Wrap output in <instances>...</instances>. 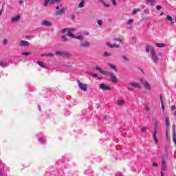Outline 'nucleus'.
I'll return each instance as SVG.
<instances>
[{
	"label": "nucleus",
	"mask_w": 176,
	"mask_h": 176,
	"mask_svg": "<svg viewBox=\"0 0 176 176\" xmlns=\"http://www.w3.org/2000/svg\"><path fill=\"white\" fill-rule=\"evenodd\" d=\"M102 3L104 5V8H109V5L106 4L104 1H102Z\"/></svg>",
	"instance_id": "39"
},
{
	"label": "nucleus",
	"mask_w": 176,
	"mask_h": 176,
	"mask_svg": "<svg viewBox=\"0 0 176 176\" xmlns=\"http://www.w3.org/2000/svg\"><path fill=\"white\" fill-rule=\"evenodd\" d=\"M62 40L63 42H67V41H68V38H67L65 36H63Z\"/></svg>",
	"instance_id": "35"
},
{
	"label": "nucleus",
	"mask_w": 176,
	"mask_h": 176,
	"mask_svg": "<svg viewBox=\"0 0 176 176\" xmlns=\"http://www.w3.org/2000/svg\"><path fill=\"white\" fill-rule=\"evenodd\" d=\"M113 5H114V6H116V0H111Z\"/></svg>",
	"instance_id": "41"
},
{
	"label": "nucleus",
	"mask_w": 176,
	"mask_h": 176,
	"mask_svg": "<svg viewBox=\"0 0 176 176\" xmlns=\"http://www.w3.org/2000/svg\"><path fill=\"white\" fill-rule=\"evenodd\" d=\"M146 12H147L146 10H144V13H146Z\"/></svg>",
	"instance_id": "58"
},
{
	"label": "nucleus",
	"mask_w": 176,
	"mask_h": 176,
	"mask_svg": "<svg viewBox=\"0 0 176 176\" xmlns=\"http://www.w3.org/2000/svg\"><path fill=\"white\" fill-rule=\"evenodd\" d=\"M174 109H175V105L171 106L170 110H171V111H174Z\"/></svg>",
	"instance_id": "47"
},
{
	"label": "nucleus",
	"mask_w": 176,
	"mask_h": 176,
	"mask_svg": "<svg viewBox=\"0 0 176 176\" xmlns=\"http://www.w3.org/2000/svg\"><path fill=\"white\" fill-rule=\"evenodd\" d=\"M163 14H164V12L160 13V16H163Z\"/></svg>",
	"instance_id": "53"
},
{
	"label": "nucleus",
	"mask_w": 176,
	"mask_h": 176,
	"mask_svg": "<svg viewBox=\"0 0 176 176\" xmlns=\"http://www.w3.org/2000/svg\"><path fill=\"white\" fill-rule=\"evenodd\" d=\"M99 87L101 90H111V87L105 85V84H100Z\"/></svg>",
	"instance_id": "13"
},
{
	"label": "nucleus",
	"mask_w": 176,
	"mask_h": 176,
	"mask_svg": "<svg viewBox=\"0 0 176 176\" xmlns=\"http://www.w3.org/2000/svg\"><path fill=\"white\" fill-rule=\"evenodd\" d=\"M159 126V122L155 121V125H154V130H157V126Z\"/></svg>",
	"instance_id": "29"
},
{
	"label": "nucleus",
	"mask_w": 176,
	"mask_h": 176,
	"mask_svg": "<svg viewBox=\"0 0 176 176\" xmlns=\"http://www.w3.org/2000/svg\"><path fill=\"white\" fill-rule=\"evenodd\" d=\"M31 53L30 52H23L21 53V55L22 56H30Z\"/></svg>",
	"instance_id": "32"
},
{
	"label": "nucleus",
	"mask_w": 176,
	"mask_h": 176,
	"mask_svg": "<svg viewBox=\"0 0 176 176\" xmlns=\"http://www.w3.org/2000/svg\"><path fill=\"white\" fill-rule=\"evenodd\" d=\"M41 25H44V27H52L53 25V23H52V22L49 21L44 20L42 21Z\"/></svg>",
	"instance_id": "10"
},
{
	"label": "nucleus",
	"mask_w": 176,
	"mask_h": 176,
	"mask_svg": "<svg viewBox=\"0 0 176 176\" xmlns=\"http://www.w3.org/2000/svg\"><path fill=\"white\" fill-rule=\"evenodd\" d=\"M67 113H68V114H67V113H65V116H69V115H70V113H71V112L67 111Z\"/></svg>",
	"instance_id": "49"
},
{
	"label": "nucleus",
	"mask_w": 176,
	"mask_h": 176,
	"mask_svg": "<svg viewBox=\"0 0 176 176\" xmlns=\"http://www.w3.org/2000/svg\"><path fill=\"white\" fill-rule=\"evenodd\" d=\"M38 111H41V106L38 105Z\"/></svg>",
	"instance_id": "51"
},
{
	"label": "nucleus",
	"mask_w": 176,
	"mask_h": 176,
	"mask_svg": "<svg viewBox=\"0 0 176 176\" xmlns=\"http://www.w3.org/2000/svg\"><path fill=\"white\" fill-rule=\"evenodd\" d=\"M129 85L136 89H141V85L137 82H129Z\"/></svg>",
	"instance_id": "14"
},
{
	"label": "nucleus",
	"mask_w": 176,
	"mask_h": 176,
	"mask_svg": "<svg viewBox=\"0 0 176 176\" xmlns=\"http://www.w3.org/2000/svg\"><path fill=\"white\" fill-rule=\"evenodd\" d=\"M134 23V20H133V19H129V21H128V22H127V24L129 25H131V24H133Z\"/></svg>",
	"instance_id": "33"
},
{
	"label": "nucleus",
	"mask_w": 176,
	"mask_h": 176,
	"mask_svg": "<svg viewBox=\"0 0 176 176\" xmlns=\"http://www.w3.org/2000/svg\"><path fill=\"white\" fill-rule=\"evenodd\" d=\"M162 167L163 168H166V160L164 159V157H162Z\"/></svg>",
	"instance_id": "22"
},
{
	"label": "nucleus",
	"mask_w": 176,
	"mask_h": 176,
	"mask_svg": "<svg viewBox=\"0 0 176 176\" xmlns=\"http://www.w3.org/2000/svg\"><path fill=\"white\" fill-rule=\"evenodd\" d=\"M146 130H148V129L146 126H142L141 127V131L142 133H145L146 132Z\"/></svg>",
	"instance_id": "30"
},
{
	"label": "nucleus",
	"mask_w": 176,
	"mask_h": 176,
	"mask_svg": "<svg viewBox=\"0 0 176 176\" xmlns=\"http://www.w3.org/2000/svg\"><path fill=\"white\" fill-rule=\"evenodd\" d=\"M129 90H131V91H133V89L131 88H128Z\"/></svg>",
	"instance_id": "56"
},
{
	"label": "nucleus",
	"mask_w": 176,
	"mask_h": 176,
	"mask_svg": "<svg viewBox=\"0 0 176 176\" xmlns=\"http://www.w3.org/2000/svg\"><path fill=\"white\" fill-rule=\"evenodd\" d=\"M160 99L161 103L163 102V96L162 95H160Z\"/></svg>",
	"instance_id": "46"
},
{
	"label": "nucleus",
	"mask_w": 176,
	"mask_h": 176,
	"mask_svg": "<svg viewBox=\"0 0 176 176\" xmlns=\"http://www.w3.org/2000/svg\"><path fill=\"white\" fill-rule=\"evenodd\" d=\"M140 11H141V9L140 8L134 9L132 12L133 16H135V14H137V13H138V12H140Z\"/></svg>",
	"instance_id": "21"
},
{
	"label": "nucleus",
	"mask_w": 176,
	"mask_h": 176,
	"mask_svg": "<svg viewBox=\"0 0 176 176\" xmlns=\"http://www.w3.org/2000/svg\"><path fill=\"white\" fill-rule=\"evenodd\" d=\"M155 8L157 9V10H160L162 9V6H157Z\"/></svg>",
	"instance_id": "43"
},
{
	"label": "nucleus",
	"mask_w": 176,
	"mask_h": 176,
	"mask_svg": "<svg viewBox=\"0 0 176 176\" xmlns=\"http://www.w3.org/2000/svg\"><path fill=\"white\" fill-rule=\"evenodd\" d=\"M55 54L62 56V57H64L65 58H69V57H71V54H68L65 52H56Z\"/></svg>",
	"instance_id": "6"
},
{
	"label": "nucleus",
	"mask_w": 176,
	"mask_h": 176,
	"mask_svg": "<svg viewBox=\"0 0 176 176\" xmlns=\"http://www.w3.org/2000/svg\"><path fill=\"white\" fill-rule=\"evenodd\" d=\"M56 2H60V0H44V6H47L49 3L53 5L54 3H56Z\"/></svg>",
	"instance_id": "8"
},
{
	"label": "nucleus",
	"mask_w": 176,
	"mask_h": 176,
	"mask_svg": "<svg viewBox=\"0 0 176 176\" xmlns=\"http://www.w3.org/2000/svg\"><path fill=\"white\" fill-rule=\"evenodd\" d=\"M155 46H157V47H164L166 46V44H164V43H156Z\"/></svg>",
	"instance_id": "26"
},
{
	"label": "nucleus",
	"mask_w": 176,
	"mask_h": 176,
	"mask_svg": "<svg viewBox=\"0 0 176 176\" xmlns=\"http://www.w3.org/2000/svg\"><path fill=\"white\" fill-rule=\"evenodd\" d=\"M56 10H60V6H57L56 7Z\"/></svg>",
	"instance_id": "48"
},
{
	"label": "nucleus",
	"mask_w": 176,
	"mask_h": 176,
	"mask_svg": "<svg viewBox=\"0 0 176 176\" xmlns=\"http://www.w3.org/2000/svg\"><path fill=\"white\" fill-rule=\"evenodd\" d=\"M123 100H118L117 104L118 105H123Z\"/></svg>",
	"instance_id": "37"
},
{
	"label": "nucleus",
	"mask_w": 176,
	"mask_h": 176,
	"mask_svg": "<svg viewBox=\"0 0 176 176\" xmlns=\"http://www.w3.org/2000/svg\"><path fill=\"white\" fill-rule=\"evenodd\" d=\"M3 43L4 45H8V40L4 39V40L3 41Z\"/></svg>",
	"instance_id": "44"
},
{
	"label": "nucleus",
	"mask_w": 176,
	"mask_h": 176,
	"mask_svg": "<svg viewBox=\"0 0 176 176\" xmlns=\"http://www.w3.org/2000/svg\"><path fill=\"white\" fill-rule=\"evenodd\" d=\"M77 83L80 90H82V91H87V86H88L87 84H85L80 82V80H77Z\"/></svg>",
	"instance_id": "5"
},
{
	"label": "nucleus",
	"mask_w": 176,
	"mask_h": 176,
	"mask_svg": "<svg viewBox=\"0 0 176 176\" xmlns=\"http://www.w3.org/2000/svg\"><path fill=\"white\" fill-rule=\"evenodd\" d=\"M97 23H98V24L99 25H102V21H101V20H98Z\"/></svg>",
	"instance_id": "40"
},
{
	"label": "nucleus",
	"mask_w": 176,
	"mask_h": 176,
	"mask_svg": "<svg viewBox=\"0 0 176 176\" xmlns=\"http://www.w3.org/2000/svg\"><path fill=\"white\" fill-rule=\"evenodd\" d=\"M135 42H136L135 38L133 37L132 38V42H131L132 45H134V43H135Z\"/></svg>",
	"instance_id": "38"
},
{
	"label": "nucleus",
	"mask_w": 176,
	"mask_h": 176,
	"mask_svg": "<svg viewBox=\"0 0 176 176\" xmlns=\"http://www.w3.org/2000/svg\"><path fill=\"white\" fill-rule=\"evenodd\" d=\"M109 66L110 67V68L111 69H113L114 71H116V66H115V65H113L112 64H110V63H109Z\"/></svg>",
	"instance_id": "28"
},
{
	"label": "nucleus",
	"mask_w": 176,
	"mask_h": 176,
	"mask_svg": "<svg viewBox=\"0 0 176 176\" xmlns=\"http://www.w3.org/2000/svg\"><path fill=\"white\" fill-rule=\"evenodd\" d=\"M80 47H90V43L87 41L82 42L80 43Z\"/></svg>",
	"instance_id": "12"
},
{
	"label": "nucleus",
	"mask_w": 176,
	"mask_h": 176,
	"mask_svg": "<svg viewBox=\"0 0 176 176\" xmlns=\"http://www.w3.org/2000/svg\"><path fill=\"white\" fill-rule=\"evenodd\" d=\"M9 65L7 62L0 60V66L2 67V68H6V67H8Z\"/></svg>",
	"instance_id": "16"
},
{
	"label": "nucleus",
	"mask_w": 176,
	"mask_h": 176,
	"mask_svg": "<svg viewBox=\"0 0 176 176\" xmlns=\"http://www.w3.org/2000/svg\"><path fill=\"white\" fill-rule=\"evenodd\" d=\"M38 141L41 143H43L45 142V141H46V139L45 138V137H41L38 138Z\"/></svg>",
	"instance_id": "25"
},
{
	"label": "nucleus",
	"mask_w": 176,
	"mask_h": 176,
	"mask_svg": "<svg viewBox=\"0 0 176 176\" xmlns=\"http://www.w3.org/2000/svg\"><path fill=\"white\" fill-rule=\"evenodd\" d=\"M122 58H123V60H125V61H129V58H127V57H126V56H122Z\"/></svg>",
	"instance_id": "42"
},
{
	"label": "nucleus",
	"mask_w": 176,
	"mask_h": 176,
	"mask_svg": "<svg viewBox=\"0 0 176 176\" xmlns=\"http://www.w3.org/2000/svg\"><path fill=\"white\" fill-rule=\"evenodd\" d=\"M19 4H20V5H22V4H23V1H19Z\"/></svg>",
	"instance_id": "55"
},
{
	"label": "nucleus",
	"mask_w": 176,
	"mask_h": 176,
	"mask_svg": "<svg viewBox=\"0 0 176 176\" xmlns=\"http://www.w3.org/2000/svg\"><path fill=\"white\" fill-rule=\"evenodd\" d=\"M146 2L150 3L151 6H154L155 3H156V0H146Z\"/></svg>",
	"instance_id": "19"
},
{
	"label": "nucleus",
	"mask_w": 176,
	"mask_h": 176,
	"mask_svg": "<svg viewBox=\"0 0 176 176\" xmlns=\"http://www.w3.org/2000/svg\"><path fill=\"white\" fill-rule=\"evenodd\" d=\"M78 8H85V0H81L78 4Z\"/></svg>",
	"instance_id": "24"
},
{
	"label": "nucleus",
	"mask_w": 176,
	"mask_h": 176,
	"mask_svg": "<svg viewBox=\"0 0 176 176\" xmlns=\"http://www.w3.org/2000/svg\"><path fill=\"white\" fill-rule=\"evenodd\" d=\"M161 109H162V112H164V102L161 103Z\"/></svg>",
	"instance_id": "36"
},
{
	"label": "nucleus",
	"mask_w": 176,
	"mask_h": 176,
	"mask_svg": "<svg viewBox=\"0 0 176 176\" xmlns=\"http://www.w3.org/2000/svg\"><path fill=\"white\" fill-rule=\"evenodd\" d=\"M113 41L116 42H119V44H116V43L111 44V43L108 42L107 43V45L109 47H111V48L116 47V49H118L120 46V45H123V41L120 38H114Z\"/></svg>",
	"instance_id": "4"
},
{
	"label": "nucleus",
	"mask_w": 176,
	"mask_h": 176,
	"mask_svg": "<svg viewBox=\"0 0 176 176\" xmlns=\"http://www.w3.org/2000/svg\"><path fill=\"white\" fill-rule=\"evenodd\" d=\"M65 13V8H61L55 12V16H61Z\"/></svg>",
	"instance_id": "9"
},
{
	"label": "nucleus",
	"mask_w": 176,
	"mask_h": 176,
	"mask_svg": "<svg viewBox=\"0 0 176 176\" xmlns=\"http://www.w3.org/2000/svg\"><path fill=\"white\" fill-rule=\"evenodd\" d=\"M61 32H63V34L65 32H67V35L68 36H70V38L78 39L79 41H83L82 35L75 36L72 33V32H75V29L74 28H64L61 30Z\"/></svg>",
	"instance_id": "3"
},
{
	"label": "nucleus",
	"mask_w": 176,
	"mask_h": 176,
	"mask_svg": "<svg viewBox=\"0 0 176 176\" xmlns=\"http://www.w3.org/2000/svg\"><path fill=\"white\" fill-rule=\"evenodd\" d=\"M153 167H156V166H157V164L155 162H153Z\"/></svg>",
	"instance_id": "50"
},
{
	"label": "nucleus",
	"mask_w": 176,
	"mask_h": 176,
	"mask_svg": "<svg viewBox=\"0 0 176 176\" xmlns=\"http://www.w3.org/2000/svg\"><path fill=\"white\" fill-rule=\"evenodd\" d=\"M146 111L148 112V111H149V108L146 107Z\"/></svg>",
	"instance_id": "52"
},
{
	"label": "nucleus",
	"mask_w": 176,
	"mask_h": 176,
	"mask_svg": "<svg viewBox=\"0 0 176 176\" xmlns=\"http://www.w3.org/2000/svg\"><path fill=\"white\" fill-rule=\"evenodd\" d=\"M2 14V10H0V16Z\"/></svg>",
	"instance_id": "57"
},
{
	"label": "nucleus",
	"mask_w": 176,
	"mask_h": 176,
	"mask_svg": "<svg viewBox=\"0 0 176 176\" xmlns=\"http://www.w3.org/2000/svg\"><path fill=\"white\" fill-rule=\"evenodd\" d=\"M19 46H21V47H25L27 46H30V43L27 41L22 40L19 43Z\"/></svg>",
	"instance_id": "11"
},
{
	"label": "nucleus",
	"mask_w": 176,
	"mask_h": 176,
	"mask_svg": "<svg viewBox=\"0 0 176 176\" xmlns=\"http://www.w3.org/2000/svg\"><path fill=\"white\" fill-rule=\"evenodd\" d=\"M86 35H89V33H86Z\"/></svg>",
	"instance_id": "60"
},
{
	"label": "nucleus",
	"mask_w": 176,
	"mask_h": 176,
	"mask_svg": "<svg viewBox=\"0 0 176 176\" xmlns=\"http://www.w3.org/2000/svg\"><path fill=\"white\" fill-rule=\"evenodd\" d=\"M175 23H176V17L175 18Z\"/></svg>",
	"instance_id": "59"
},
{
	"label": "nucleus",
	"mask_w": 176,
	"mask_h": 176,
	"mask_svg": "<svg viewBox=\"0 0 176 176\" xmlns=\"http://www.w3.org/2000/svg\"><path fill=\"white\" fill-rule=\"evenodd\" d=\"M37 64H38L40 67H41V68H45V65H43V63H42V62H41V61H38V62L37 63Z\"/></svg>",
	"instance_id": "31"
},
{
	"label": "nucleus",
	"mask_w": 176,
	"mask_h": 176,
	"mask_svg": "<svg viewBox=\"0 0 176 176\" xmlns=\"http://www.w3.org/2000/svg\"><path fill=\"white\" fill-rule=\"evenodd\" d=\"M91 76H93V78H97L98 75H97L96 74H91Z\"/></svg>",
	"instance_id": "45"
},
{
	"label": "nucleus",
	"mask_w": 176,
	"mask_h": 176,
	"mask_svg": "<svg viewBox=\"0 0 176 176\" xmlns=\"http://www.w3.org/2000/svg\"><path fill=\"white\" fill-rule=\"evenodd\" d=\"M20 20V15H16L12 18L11 23H17Z\"/></svg>",
	"instance_id": "15"
},
{
	"label": "nucleus",
	"mask_w": 176,
	"mask_h": 176,
	"mask_svg": "<svg viewBox=\"0 0 176 176\" xmlns=\"http://www.w3.org/2000/svg\"><path fill=\"white\" fill-rule=\"evenodd\" d=\"M111 56V54L109 52H105L104 53V57H109Z\"/></svg>",
	"instance_id": "34"
},
{
	"label": "nucleus",
	"mask_w": 176,
	"mask_h": 176,
	"mask_svg": "<svg viewBox=\"0 0 176 176\" xmlns=\"http://www.w3.org/2000/svg\"><path fill=\"white\" fill-rule=\"evenodd\" d=\"M123 1H126V0H123Z\"/></svg>",
	"instance_id": "61"
},
{
	"label": "nucleus",
	"mask_w": 176,
	"mask_h": 176,
	"mask_svg": "<svg viewBox=\"0 0 176 176\" xmlns=\"http://www.w3.org/2000/svg\"><path fill=\"white\" fill-rule=\"evenodd\" d=\"M153 140L155 145H159V140H157V130H154L153 132Z\"/></svg>",
	"instance_id": "7"
},
{
	"label": "nucleus",
	"mask_w": 176,
	"mask_h": 176,
	"mask_svg": "<svg viewBox=\"0 0 176 176\" xmlns=\"http://www.w3.org/2000/svg\"><path fill=\"white\" fill-rule=\"evenodd\" d=\"M118 176H123V174L119 173V174H118Z\"/></svg>",
	"instance_id": "54"
},
{
	"label": "nucleus",
	"mask_w": 176,
	"mask_h": 176,
	"mask_svg": "<svg viewBox=\"0 0 176 176\" xmlns=\"http://www.w3.org/2000/svg\"><path fill=\"white\" fill-rule=\"evenodd\" d=\"M173 142H175V144H176V140H175V125H173Z\"/></svg>",
	"instance_id": "17"
},
{
	"label": "nucleus",
	"mask_w": 176,
	"mask_h": 176,
	"mask_svg": "<svg viewBox=\"0 0 176 176\" xmlns=\"http://www.w3.org/2000/svg\"><path fill=\"white\" fill-rule=\"evenodd\" d=\"M166 20H168V21H170L171 24H174V21H173V17H171L170 16H166Z\"/></svg>",
	"instance_id": "23"
},
{
	"label": "nucleus",
	"mask_w": 176,
	"mask_h": 176,
	"mask_svg": "<svg viewBox=\"0 0 176 176\" xmlns=\"http://www.w3.org/2000/svg\"><path fill=\"white\" fill-rule=\"evenodd\" d=\"M95 69H96V71H99V72H100V74H102V75H105L106 76H111V82H113L114 83H116V82H118V78H116V76L113 75V73L105 72L104 71V69H102V68L100 67L99 66H96Z\"/></svg>",
	"instance_id": "2"
},
{
	"label": "nucleus",
	"mask_w": 176,
	"mask_h": 176,
	"mask_svg": "<svg viewBox=\"0 0 176 176\" xmlns=\"http://www.w3.org/2000/svg\"><path fill=\"white\" fill-rule=\"evenodd\" d=\"M144 86L147 90H151V85H149L146 81L144 83Z\"/></svg>",
	"instance_id": "20"
},
{
	"label": "nucleus",
	"mask_w": 176,
	"mask_h": 176,
	"mask_svg": "<svg viewBox=\"0 0 176 176\" xmlns=\"http://www.w3.org/2000/svg\"><path fill=\"white\" fill-rule=\"evenodd\" d=\"M165 124L166 126H170V119L168 118H165Z\"/></svg>",
	"instance_id": "27"
},
{
	"label": "nucleus",
	"mask_w": 176,
	"mask_h": 176,
	"mask_svg": "<svg viewBox=\"0 0 176 176\" xmlns=\"http://www.w3.org/2000/svg\"><path fill=\"white\" fill-rule=\"evenodd\" d=\"M54 57V54H51V53H48V54H41V57Z\"/></svg>",
	"instance_id": "18"
},
{
	"label": "nucleus",
	"mask_w": 176,
	"mask_h": 176,
	"mask_svg": "<svg viewBox=\"0 0 176 176\" xmlns=\"http://www.w3.org/2000/svg\"><path fill=\"white\" fill-rule=\"evenodd\" d=\"M146 53H151L152 61L154 64H157L159 62V56H157L156 52H155V49L151 45H147L146 46Z\"/></svg>",
	"instance_id": "1"
}]
</instances>
